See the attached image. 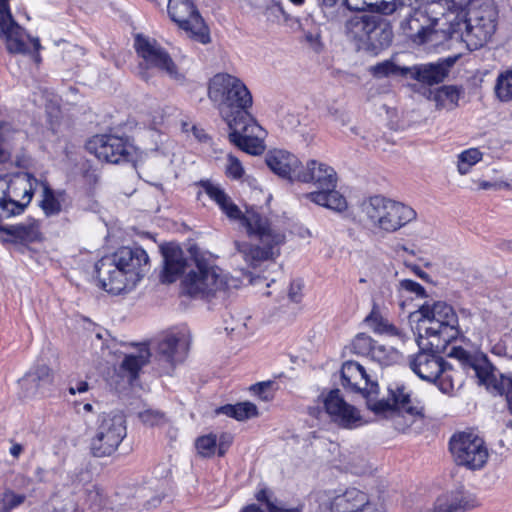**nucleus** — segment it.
Segmentation results:
<instances>
[{
  "mask_svg": "<svg viewBox=\"0 0 512 512\" xmlns=\"http://www.w3.org/2000/svg\"><path fill=\"white\" fill-rule=\"evenodd\" d=\"M196 185L203 188L227 218L239 221L246 228L250 239L258 241V244L247 241L234 242L236 250L250 266L257 267L261 262L279 255V246L284 243L285 235L272 225L267 216L255 209H248L243 213L221 186L210 180H200Z\"/></svg>",
  "mask_w": 512,
  "mask_h": 512,
  "instance_id": "obj_1",
  "label": "nucleus"
},
{
  "mask_svg": "<svg viewBox=\"0 0 512 512\" xmlns=\"http://www.w3.org/2000/svg\"><path fill=\"white\" fill-rule=\"evenodd\" d=\"M150 267L149 256L142 247L123 246L98 260L95 272L106 292L119 295L134 289Z\"/></svg>",
  "mask_w": 512,
  "mask_h": 512,
  "instance_id": "obj_2",
  "label": "nucleus"
},
{
  "mask_svg": "<svg viewBox=\"0 0 512 512\" xmlns=\"http://www.w3.org/2000/svg\"><path fill=\"white\" fill-rule=\"evenodd\" d=\"M419 328L424 331L417 338L419 352H444L460 334L458 316L445 301H426L417 311Z\"/></svg>",
  "mask_w": 512,
  "mask_h": 512,
  "instance_id": "obj_3",
  "label": "nucleus"
},
{
  "mask_svg": "<svg viewBox=\"0 0 512 512\" xmlns=\"http://www.w3.org/2000/svg\"><path fill=\"white\" fill-rule=\"evenodd\" d=\"M337 173L333 167L324 162L309 160L306 165H301L300 171L296 174V181L312 183L317 191L305 195L311 202L342 212L347 208L345 197L335 190L337 185Z\"/></svg>",
  "mask_w": 512,
  "mask_h": 512,
  "instance_id": "obj_4",
  "label": "nucleus"
},
{
  "mask_svg": "<svg viewBox=\"0 0 512 512\" xmlns=\"http://www.w3.org/2000/svg\"><path fill=\"white\" fill-rule=\"evenodd\" d=\"M457 32L454 39L466 42L467 46L476 50L483 47L493 36L497 26V11L492 4H483L477 8H462Z\"/></svg>",
  "mask_w": 512,
  "mask_h": 512,
  "instance_id": "obj_5",
  "label": "nucleus"
},
{
  "mask_svg": "<svg viewBox=\"0 0 512 512\" xmlns=\"http://www.w3.org/2000/svg\"><path fill=\"white\" fill-rule=\"evenodd\" d=\"M192 344V335L187 327H176L161 335L158 339L143 343H125L110 337L107 331L97 333L92 345L95 349L120 352L121 348H136L137 352H189Z\"/></svg>",
  "mask_w": 512,
  "mask_h": 512,
  "instance_id": "obj_6",
  "label": "nucleus"
},
{
  "mask_svg": "<svg viewBox=\"0 0 512 512\" xmlns=\"http://www.w3.org/2000/svg\"><path fill=\"white\" fill-rule=\"evenodd\" d=\"M208 96L214 102L223 118L227 120L238 113V110H248L252 106V95L239 78L218 73L209 82Z\"/></svg>",
  "mask_w": 512,
  "mask_h": 512,
  "instance_id": "obj_7",
  "label": "nucleus"
},
{
  "mask_svg": "<svg viewBox=\"0 0 512 512\" xmlns=\"http://www.w3.org/2000/svg\"><path fill=\"white\" fill-rule=\"evenodd\" d=\"M361 210L374 227L385 232H395L417 216L412 207L378 195L363 201Z\"/></svg>",
  "mask_w": 512,
  "mask_h": 512,
  "instance_id": "obj_8",
  "label": "nucleus"
},
{
  "mask_svg": "<svg viewBox=\"0 0 512 512\" xmlns=\"http://www.w3.org/2000/svg\"><path fill=\"white\" fill-rule=\"evenodd\" d=\"M226 286L223 271L203 254L191 257L190 268L182 280V288L191 297L214 295Z\"/></svg>",
  "mask_w": 512,
  "mask_h": 512,
  "instance_id": "obj_9",
  "label": "nucleus"
},
{
  "mask_svg": "<svg viewBox=\"0 0 512 512\" xmlns=\"http://www.w3.org/2000/svg\"><path fill=\"white\" fill-rule=\"evenodd\" d=\"M225 122L230 130L228 139L233 145L251 155H260L264 152L266 131L248 110H238L234 116H228Z\"/></svg>",
  "mask_w": 512,
  "mask_h": 512,
  "instance_id": "obj_10",
  "label": "nucleus"
},
{
  "mask_svg": "<svg viewBox=\"0 0 512 512\" xmlns=\"http://www.w3.org/2000/svg\"><path fill=\"white\" fill-rule=\"evenodd\" d=\"M126 433V421L122 414H101L90 443L92 455L95 457L112 455L126 437Z\"/></svg>",
  "mask_w": 512,
  "mask_h": 512,
  "instance_id": "obj_11",
  "label": "nucleus"
},
{
  "mask_svg": "<svg viewBox=\"0 0 512 512\" xmlns=\"http://www.w3.org/2000/svg\"><path fill=\"white\" fill-rule=\"evenodd\" d=\"M167 11L170 19L191 39L204 45L211 42L209 27L193 1L169 0Z\"/></svg>",
  "mask_w": 512,
  "mask_h": 512,
  "instance_id": "obj_12",
  "label": "nucleus"
},
{
  "mask_svg": "<svg viewBox=\"0 0 512 512\" xmlns=\"http://www.w3.org/2000/svg\"><path fill=\"white\" fill-rule=\"evenodd\" d=\"M468 0H431L420 7L433 29H438L444 39H454L457 32L453 24L459 22L462 8H467Z\"/></svg>",
  "mask_w": 512,
  "mask_h": 512,
  "instance_id": "obj_13",
  "label": "nucleus"
},
{
  "mask_svg": "<svg viewBox=\"0 0 512 512\" xmlns=\"http://www.w3.org/2000/svg\"><path fill=\"white\" fill-rule=\"evenodd\" d=\"M449 449L458 465L471 470L482 468L488 458L483 439L472 432L454 434L450 439Z\"/></svg>",
  "mask_w": 512,
  "mask_h": 512,
  "instance_id": "obj_14",
  "label": "nucleus"
},
{
  "mask_svg": "<svg viewBox=\"0 0 512 512\" xmlns=\"http://www.w3.org/2000/svg\"><path fill=\"white\" fill-rule=\"evenodd\" d=\"M86 147L99 160L112 164L132 163L136 157V148L127 137L96 135L88 141Z\"/></svg>",
  "mask_w": 512,
  "mask_h": 512,
  "instance_id": "obj_15",
  "label": "nucleus"
},
{
  "mask_svg": "<svg viewBox=\"0 0 512 512\" xmlns=\"http://www.w3.org/2000/svg\"><path fill=\"white\" fill-rule=\"evenodd\" d=\"M134 48L142 59L141 68H155L165 72L172 79H184L169 53L155 39L138 34L134 40Z\"/></svg>",
  "mask_w": 512,
  "mask_h": 512,
  "instance_id": "obj_16",
  "label": "nucleus"
},
{
  "mask_svg": "<svg viewBox=\"0 0 512 512\" xmlns=\"http://www.w3.org/2000/svg\"><path fill=\"white\" fill-rule=\"evenodd\" d=\"M26 205L8 198L4 192L0 197V221L21 214ZM0 232L12 237L15 243L28 244L40 238L39 224L33 219L15 225H1Z\"/></svg>",
  "mask_w": 512,
  "mask_h": 512,
  "instance_id": "obj_17",
  "label": "nucleus"
},
{
  "mask_svg": "<svg viewBox=\"0 0 512 512\" xmlns=\"http://www.w3.org/2000/svg\"><path fill=\"white\" fill-rule=\"evenodd\" d=\"M379 2L380 1L374 2V4ZM342 5L351 11L360 12L346 21L345 32L347 37L356 43L357 48L362 50L376 13L384 14L377 11L373 3H367L365 1L361 4H353L351 0H342Z\"/></svg>",
  "mask_w": 512,
  "mask_h": 512,
  "instance_id": "obj_18",
  "label": "nucleus"
},
{
  "mask_svg": "<svg viewBox=\"0 0 512 512\" xmlns=\"http://www.w3.org/2000/svg\"><path fill=\"white\" fill-rule=\"evenodd\" d=\"M378 385L371 383V387L363 394L366 398V404L369 410L377 415H389L390 417L398 410L405 409L406 413L411 416H422V407L413 406L411 404L410 395L404 391V388H397L391 392L390 399L375 400L372 394L377 393Z\"/></svg>",
  "mask_w": 512,
  "mask_h": 512,
  "instance_id": "obj_19",
  "label": "nucleus"
},
{
  "mask_svg": "<svg viewBox=\"0 0 512 512\" xmlns=\"http://www.w3.org/2000/svg\"><path fill=\"white\" fill-rule=\"evenodd\" d=\"M322 396L327 414L338 426L353 429L362 425L359 411L343 399L339 389H332L326 395L322 393Z\"/></svg>",
  "mask_w": 512,
  "mask_h": 512,
  "instance_id": "obj_20",
  "label": "nucleus"
},
{
  "mask_svg": "<svg viewBox=\"0 0 512 512\" xmlns=\"http://www.w3.org/2000/svg\"><path fill=\"white\" fill-rule=\"evenodd\" d=\"M10 0H0V31L5 38L6 48L10 53L27 54L29 47L25 42L32 37L26 34L25 30L14 20Z\"/></svg>",
  "mask_w": 512,
  "mask_h": 512,
  "instance_id": "obj_21",
  "label": "nucleus"
},
{
  "mask_svg": "<svg viewBox=\"0 0 512 512\" xmlns=\"http://www.w3.org/2000/svg\"><path fill=\"white\" fill-rule=\"evenodd\" d=\"M54 382L53 370L46 364H36L20 379L19 384L25 397L44 396Z\"/></svg>",
  "mask_w": 512,
  "mask_h": 512,
  "instance_id": "obj_22",
  "label": "nucleus"
},
{
  "mask_svg": "<svg viewBox=\"0 0 512 512\" xmlns=\"http://www.w3.org/2000/svg\"><path fill=\"white\" fill-rule=\"evenodd\" d=\"M161 252L163 256V269L160 274V281L164 284L174 283L186 269L189 270L191 258L188 259L184 251L174 244L161 246Z\"/></svg>",
  "mask_w": 512,
  "mask_h": 512,
  "instance_id": "obj_23",
  "label": "nucleus"
},
{
  "mask_svg": "<svg viewBox=\"0 0 512 512\" xmlns=\"http://www.w3.org/2000/svg\"><path fill=\"white\" fill-rule=\"evenodd\" d=\"M409 366L418 377L428 382H435L450 367L439 354H415Z\"/></svg>",
  "mask_w": 512,
  "mask_h": 512,
  "instance_id": "obj_24",
  "label": "nucleus"
},
{
  "mask_svg": "<svg viewBox=\"0 0 512 512\" xmlns=\"http://www.w3.org/2000/svg\"><path fill=\"white\" fill-rule=\"evenodd\" d=\"M265 162L273 173L291 182L296 181V174L302 165L294 154L280 149L269 151L265 156Z\"/></svg>",
  "mask_w": 512,
  "mask_h": 512,
  "instance_id": "obj_25",
  "label": "nucleus"
},
{
  "mask_svg": "<svg viewBox=\"0 0 512 512\" xmlns=\"http://www.w3.org/2000/svg\"><path fill=\"white\" fill-rule=\"evenodd\" d=\"M401 28L414 43L419 45L432 42L434 36L438 35V29H433L420 7L406 17L401 23Z\"/></svg>",
  "mask_w": 512,
  "mask_h": 512,
  "instance_id": "obj_26",
  "label": "nucleus"
},
{
  "mask_svg": "<svg viewBox=\"0 0 512 512\" xmlns=\"http://www.w3.org/2000/svg\"><path fill=\"white\" fill-rule=\"evenodd\" d=\"M454 62V59L449 58L437 63H426L408 67L409 74L407 78L427 85L439 84L448 76Z\"/></svg>",
  "mask_w": 512,
  "mask_h": 512,
  "instance_id": "obj_27",
  "label": "nucleus"
},
{
  "mask_svg": "<svg viewBox=\"0 0 512 512\" xmlns=\"http://www.w3.org/2000/svg\"><path fill=\"white\" fill-rule=\"evenodd\" d=\"M392 39L393 31L391 25L381 14L376 13L362 50L377 55L380 51L390 46Z\"/></svg>",
  "mask_w": 512,
  "mask_h": 512,
  "instance_id": "obj_28",
  "label": "nucleus"
},
{
  "mask_svg": "<svg viewBox=\"0 0 512 512\" xmlns=\"http://www.w3.org/2000/svg\"><path fill=\"white\" fill-rule=\"evenodd\" d=\"M449 357H458L465 369L475 373L480 384L490 385L496 381L495 367L488 360L487 354H447Z\"/></svg>",
  "mask_w": 512,
  "mask_h": 512,
  "instance_id": "obj_29",
  "label": "nucleus"
},
{
  "mask_svg": "<svg viewBox=\"0 0 512 512\" xmlns=\"http://www.w3.org/2000/svg\"><path fill=\"white\" fill-rule=\"evenodd\" d=\"M341 385L348 391L361 393L369 389L371 383L364 368L357 362L347 361L343 363L341 370Z\"/></svg>",
  "mask_w": 512,
  "mask_h": 512,
  "instance_id": "obj_30",
  "label": "nucleus"
},
{
  "mask_svg": "<svg viewBox=\"0 0 512 512\" xmlns=\"http://www.w3.org/2000/svg\"><path fill=\"white\" fill-rule=\"evenodd\" d=\"M371 500L369 495L359 489L350 488L335 496L330 503L331 512H361Z\"/></svg>",
  "mask_w": 512,
  "mask_h": 512,
  "instance_id": "obj_31",
  "label": "nucleus"
},
{
  "mask_svg": "<svg viewBox=\"0 0 512 512\" xmlns=\"http://www.w3.org/2000/svg\"><path fill=\"white\" fill-rule=\"evenodd\" d=\"M364 323L376 334L397 338L401 342L406 340V335L402 330L382 316L376 303L373 304L371 312L365 317Z\"/></svg>",
  "mask_w": 512,
  "mask_h": 512,
  "instance_id": "obj_32",
  "label": "nucleus"
},
{
  "mask_svg": "<svg viewBox=\"0 0 512 512\" xmlns=\"http://www.w3.org/2000/svg\"><path fill=\"white\" fill-rule=\"evenodd\" d=\"M463 93L461 87L455 85H443L431 92V100L438 109L453 110L458 106L460 96Z\"/></svg>",
  "mask_w": 512,
  "mask_h": 512,
  "instance_id": "obj_33",
  "label": "nucleus"
},
{
  "mask_svg": "<svg viewBox=\"0 0 512 512\" xmlns=\"http://www.w3.org/2000/svg\"><path fill=\"white\" fill-rule=\"evenodd\" d=\"M42 196L40 207L44 214L47 217L58 215L62 210V203L66 199V192L64 190L55 191L45 186Z\"/></svg>",
  "mask_w": 512,
  "mask_h": 512,
  "instance_id": "obj_34",
  "label": "nucleus"
},
{
  "mask_svg": "<svg viewBox=\"0 0 512 512\" xmlns=\"http://www.w3.org/2000/svg\"><path fill=\"white\" fill-rule=\"evenodd\" d=\"M216 413L224 414L238 421H243L257 416L258 410L255 404L251 402H242L235 405L227 404L221 406L216 410Z\"/></svg>",
  "mask_w": 512,
  "mask_h": 512,
  "instance_id": "obj_35",
  "label": "nucleus"
},
{
  "mask_svg": "<svg viewBox=\"0 0 512 512\" xmlns=\"http://www.w3.org/2000/svg\"><path fill=\"white\" fill-rule=\"evenodd\" d=\"M152 354H127L124 358L120 370L127 373L129 382L132 384L139 375L141 368L149 362Z\"/></svg>",
  "mask_w": 512,
  "mask_h": 512,
  "instance_id": "obj_36",
  "label": "nucleus"
},
{
  "mask_svg": "<svg viewBox=\"0 0 512 512\" xmlns=\"http://www.w3.org/2000/svg\"><path fill=\"white\" fill-rule=\"evenodd\" d=\"M370 72L376 78H384L390 76L408 77V67H401L391 60H385L371 67Z\"/></svg>",
  "mask_w": 512,
  "mask_h": 512,
  "instance_id": "obj_37",
  "label": "nucleus"
},
{
  "mask_svg": "<svg viewBox=\"0 0 512 512\" xmlns=\"http://www.w3.org/2000/svg\"><path fill=\"white\" fill-rule=\"evenodd\" d=\"M495 95L501 102L512 100V69L498 74L495 83Z\"/></svg>",
  "mask_w": 512,
  "mask_h": 512,
  "instance_id": "obj_38",
  "label": "nucleus"
},
{
  "mask_svg": "<svg viewBox=\"0 0 512 512\" xmlns=\"http://www.w3.org/2000/svg\"><path fill=\"white\" fill-rule=\"evenodd\" d=\"M350 352H374L379 349L384 351L382 346H377V342L366 333H358L351 341L349 347Z\"/></svg>",
  "mask_w": 512,
  "mask_h": 512,
  "instance_id": "obj_39",
  "label": "nucleus"
},
{
  "mask_svg": "<svg viewBox=\"0 0 512 512\" xmlns=\"http://www.w3.org/2000/svg\"><path fill=\"white\" fill-rule=\"evenodd\" d=\"M482 158V153L476 149L471 148L463 151L458 156V171L460 174H467L471 166L475 165Z\"/></svg>",
  "mask_w": 512,
  "mask_h": 512,
  "instance_id": "obj_40",
  "label": "nucleus"
},
{
  "mask_svg": "<svg viewBox=\"0 0 512 512\" xmlns=\"http://www.w3.org/2000/svg\"><path fill=\"white\" fill-rule=\"evenodd\" d=\"M198 453L203 457H211L217 448V436L213 433L200 436L195 442Z\"/></svg>",
  "mask_w": 512,
  "mask_h": 512,
  "instance_id": "obj_41",
  "label": "nucleus"
},
{
  "mask_svg": "<svg viewBox=\"0 0 512 512\" xmlns=\"http://www.w3.org/2000/svg\"><path fill=\"white\" fill-rule=\"evenodd\" d=\"M60 478L62 479V488L59 491L63 490L65 487L68 489L69 494H75L83 485V471H74L67 472L66 474H61Z\"/></svg>",
  "mask_w": 512,
  "mask_h": 512,
  "instance_id": "obj_42",
  "label": "nucleus"
},
{
  "mask_svg": "<svg viewBox=\"0 0 512 512\" xmlns=\"http://www.w3.org/2000/svg\"><path fill=\"white\" fill-rule=\"evenodd\" d=\"M140 421L150 427L160 426L166 423L165 414L156 409L148 408L138 412Z\"/></svg>",
  "mask_w": 512,
  "mask_h": 512,
  "instance_id": "obj_43",
  "label": "nucleus"
},
{
  "mask_svg": "<svg viewBox=\"0 0 512 512\" xmlns=\"http://www.w3.org/2000/svg\"><path fill=\"white\" fill-rule=\"evenodd\" d=\"M417 416H411L409 414L406 413L405 409H398L392 416V420H393V423H394V426L395 428L398 430V431H402L404 432L408 427H410L415 418ZM419 418H422V416H418Z\"/></svg>",
  "mask_w": 512,
  "mask_h": 512,
  "instance_id": "obj_44",
  "label": "nucleus"
},
{
  "mask_svg": "<svg viewBox=\"0 0 512 512\" xmlns=\"http://www.w3.org/2000/svg\"><path fill=\"white\" fill-rule=\"evenodd\" d=\"M227 167H226V174L228 177H231L233 179H240L242 178L244 174V168L240 162V160L235 157L232 154H229L227 157Z\"/></svg>",
  "mask_w": 512,
  "mask_h": 512,
  "instance_id": "obj_45",
  "label": "nucleus"
},
{
  "mask_svg": "<svg viewBox=\"0 0 512 512\" xmlns=\"http://www.w3.org/2000/svg\"><path fill=\"white\" fill-rule=\"evenodd\" d=\"M339 0H317L318 7L328 21L337 19V5Z\"/></svg>",
  "mask_w": 512,
  "mask_h": 512,
  "instance_id": "obj_46",
  "label": "nucleus"
},
{
  "mask_svg": "<svg viewBox=\"0 0 512 512\" xmlns=\"http://www.w3.org/2000/svg\"><path fill=\"white\" fill-rule=\"evenodd\" d=\"M400 288L410 292L412 294H415L417 297H427L425 288L419 284L418 282L411 280V279H403L399 283Z\"/></svg>",
  "mask_w": 512,
  "mask_h": 512,
  "instance_id": "obj_47",
  "label": "nucleus"
},
{
  "mask_svg": "<svg viewBox=\"0 0 512 512\" xmlns=\"http://www.w3.org/2000/svg\"><path fill=\"white\" fill-rule=\"evenodd\" d=\"M24 500V495L16 494L12 491L5 492L3 495V505L7 511L19 506Z\"/></svg>",
  "mask_w": 512,
  "mask_h": 512,
  "instance_id": "obj_48",
  "label": "nucleus"
},
{
  "mask_svg": "<svg viewBox=\"0 0 512 512\" xmlns=\"http://www.w3.org/2000/svg\"><path fill=\"white\" fill-rule=\"evenodd\" d=\"M266 15L268 18H275L276 20H280V17H283L285 21L288 20V15L285 13L283 6L280 3H273L268 6L266 9Z\"/></svg>",
  "mask_w": 512,
  "mask_h": 512,
  "instance_id": "obj_49",
  "label": "nucleus"
},
{
  "mask_svg": "<svg viewBox=\"0 0 512 512\" xmlns=\"http://www.w3.org/2000/svg\"><path fill=\"white\" fill-rule=\"evenodd\" d=\"M271 381L259 382L251 386V390L263 400H269L270 397L266 395V391L271 387Z\"/></svg>",
  "mask_w": 512,
  "mask_h": 512,
  "instance_id": "obj_50",
  "label": "nucleus"
},
{
  "mask_svg": "<svg viewBox=\"0 0 512 512\" xmlns=\"http://www.w3.org/2000/svg\"><path fill=\"white\" fill-rule=\"evenodd\" d=\"M302 283L299 280H294L290 283L289 298L291 301L298 303L301 299Z\"/></svg>",
  "mask_w": 512,
  "mask_h": 512,
  "instance_id": "obj_51",
  "label": "nucleus"
},
{
  "mask_svg": "<svg viewBox=\"0 0 512 512\" xmlns=\"http://www.w3.org/2000/svg\"><path fill=\"white\" fill-rule=\"evenodd\" d=\"M89 389V384L86 381H76L73 383L70 381L68 391L71 395H75L76 393H84Z\"/></svg>",
  "mask_w": 512,
  "mask_h": 512,
  "instance_id": "obj_52",
  "label": "nucleus"
},
{
  "mask_svg": "<svg viewBox=\"0 0 512 512\" xmlns=\"http://www.w3.org/2000/svg\"><path fill=\"white\" fill-rule=\"evenodd\" d=\"M480 188L484 189V190H489V189L500 190V189H510L511 185L504 181H499V182L483 181L480 183Z\"/></svg>",
  "mask_w": 512,
  "mask_h": 512,
  "instance_id": "obj_53",
  "label": "nucleus"
},
{
  "mask_svg": "<svg viewBox=\"0 0 512 512\" xmlns=\"http://www.w3.org/2000/svg\"><path fill=\"white\" fill-rule=\"evenodd\" d=\"M501 385L506 388V399L512 414V377L502 376Z\"/></svg>",
  "mask_w": 512,
  "mask_h": 512,
  "instance_id": "obj_54",
  "label": "nucleus"
},
{
  "mask_svg": "<svg viewBox=\"0 0 512 512\" xmlns=\"http://www.w3.org/2000/svg\"><path fill=\"white\" fill-rule=\"evenodd\" d=\"M226 437L227 436L223 434L220 437L219 442L217 441V448H216V450H217L218 456H220V457L225 455V453H226V451H227V449H228V447L230 445V442H231L230 440H226Z\"/></svg>",
  "mask_w": 512,
  "mask_h": 512,
  "instance_id": "obj_55",
  "label": "nucleus"
},
{
  "mask_svg": "<svg viewBox=\"0 0 512 512\" xmlns=\"http://www.w3.org/2000/svg\"><path fill=\"white\" fill-rule=\"evenodd\" d=\"M191 130H192V133L194 135V137L199 141V142H207L209 140V136L206 134L205 130L203 128H200L196 125H193L191 127Z\"/></svg>",
  "mask_w": 512,
  "mask_h": 512,
  "instance_id": "obj_56",
  "label": "nucleus"
},
{
  "mask_svg": "<svg viewBox=\"0 0 512 512\" xmlns=\"http://www.w3.org/2000/svg\"><path fill=\"white\" fill-rule=\"evenodd\" d=\"M269 512H302L300 508H283L275 503L268 504Z\"/></svg>",
  "mask_w": 512,
  "mask_h": 512,
  "instance_id": "obj_57",
  "label": "nucleus"
},
{
  "mask_svg": "<svg viewBox=\"0 0 512 512\" xmlns=\"http://www.w3.org/2000/svg\"><path fill=\"white\" fill-rule=\"evenodd\" d=\"M408 267L411 269V271L417 275L419 278H421L422 280H428L429 279V275L428 273H426L425 271H423L419 266L417 265H408Z\"/></svg>",
  "mask_w": 512,
  "mask_h": 512,
  "instance_id": "obj_58",
  "label": "nucleus"
},
{
  "mask_svg": "<svg viewBox=\"0 0 512 512\" xmlns=\"http://www.w3.org/2000/svg\"><path fill=\"white\" fill-rule=\"evenodd\" d=\"M256 499L259 502L266 503V507L267 508H268V504L269 503H273L272 501H270L269 495H268V491L266 489H261L260 491H258L257 494H256Z\"/></svg>",
  "mask_w": 512,
  "mask_h": 512,
  "instance_id": "obj_59",
  "label": "nucleus"
},
{
  "mask_svg": "<svg viewBox=\"0 0 512 512\" xmlns=\"http://www.w3.org/2000/svg\"><path fill=\"white\" fill-rule=\"evenodd\" d=\"M31 43L34 47V50H35V55H34V60L35 62L39 63L41 61V56L40 54L38 53L39 50L41 49V44H40V41L38 38H32L31 39Z\"/></svg>",
  "mask_w": 512,
  "mask_h": 512,
  "instance_id": "obj_60",
  "label": "nucleus"
},
{
  "mask_svg": "<svg viewBox=\"0 0 512 512\" xmlns=\"http://www.w3.org/2000/svg\"><path fill=\"white\" fill-rule=\"evenodd\" d=\"M439 387L442 392L449 393L453 389V385L446 378L441 379Z\"/></svg>",
  "mask_w": 512,
  "mask_h": 512,
  "instance_id": "obj_61",
  "label": "nucleus"
},
{
  "mask_svg": "<svg viewBox=\"0 0 512 512\" xmlns=\"http://www.w3.org/2000/svg\"><path fill=\"white\" fill-rule=\"evenodd\" d=\"M22 451H23V447H22V445H20L18 443L13 444L10 448V454L15 458L19 457V455L22 453Z\"/></svg>",
  "mask_w": 512,
  "mask_h": 512,
  "instance_id": "obj_62",
  "label": "nucleus"
},
{
  "mask_svg": "<svg viewBox=\"0 0 512 512\" xmlns=\"http://www.w3.org/2000/svg\"><path fill=\"white\" fill-rule=\"evenodd\" d=\"M157 355L159 356V361L160 362L168 363L171 367H173L172 358H173L174 354L164 353V354H157Z\"/></svg>",
  "mask_w": 512,
  "mask_h": 512,
  "instance_id": "obj_63",
  "label": "nucleus"
},
{
  "mask_svg": "<svg viewBox=\"0 0 512 512\" xmlns=\"http://www.w3.org/2000/svg\"><path fill=\"white\" fill-rule=\"evenodd\" d=\"M241 512H264L257 505L251 504L245 507Z\"/></svg>",
  "mask_w": 512,
  "mask_h": 512,
  "instance_id": "obj_64",
  "label": "nucleus"
}]
</instances>
